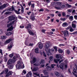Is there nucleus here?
I'll return each mask as SVG.
<instances>
[{
    "instance_id": "51",
    "label": "nucleus",
    "mask_w": 77,
    "mask_h": 77,
    "mask_svg": "<svg viewBox=\"0 0 77 77\" xmlns=\"http://www.w3.org/2000/svg\"><path fill=\"white\" fill-rule=\"evenodd\" d=\"M44 11V10L42 8L40 9L39 10V12H43Z\"/></svg>"
},
{
    "instance_id": "19",
    "label": "nucleus",
    "mask_w": 77,
    "mask_h": 77,
    "mask_svg": "<svg viewBox=\"0 0 77 77\" xmlns=\"http://www.w3.org/2000/svg\"><path fill=\"white\" fill-rule=\"evenodd\" d=\"M8 71H9V69H8V68H5L4 69V72L5 74H7L8 72Z\"/></svg>"
},
{
    "instance_id": "4",
    "label": "nucleus",
    "mask_w": 77,
    "mask_h": 77,
    "mask_svg": "<svg viewBox=\"0 0 77 77\" xmlns=\"http://www.w3.org/2000/svg\"><path fill=\"white\" fill-rule=\"evenodd\" d=\"M7 6H8V5L7 4H4L2 5H1L0 6V10L3 9V8H6Z\"/></svg>"
},
{
    "instance_id": "37",
    "label": "nucleus",
    "mask_w": 77,
    "mask_h": 77,
    "mask_svg": "<svg viewBox=\"0 0 77 77\" xmlns=\"http://www.w3.org/2000/svg\"><path fill=\"white\" fill-rule=\"evenodd\" d=\"M9 56L11 58H12L14 56V54L12 53L9 55Z\"/></svg>"
},
{
    "instance_id": "40",
    "label": "nucleus",
    "mask_w": 77,
    "mask_h": 77,
    "mask_svg": "<svg viewBox=\"0 0 77 77\" xmlns=\"http://www.w3.org/2000/svg\"><path fill=\"white\" fill-rule=\"evenodd\" d=\"M55 8L56 9H57L58 10H59V9H60L61 8L60 7H55Z\"/></svg>"
},
{
    "instance_id": "31",
    "label": "nucleus",
    "mask_w": 77,
    "mask_h": 77,
    "mask_svg": "<svg viewBox=\"0 0 77 77\" xmlns=\"http://www.w3.org/2000/svg\"><path fill=\"white\" fill-rule=\"evenodd\" d=\"M58 51L59 53H63V50L61 49H59Z\"/></svg>"
},
{
    "instance_id": "22",
    "label": "nucleus",
    "mask_w": 77,
    "mask_h": 77,
    "mask_svg": "<svg viewBox=\"0 0 77 77\" xmlns=\"http://www.w3.org/2000/svg\"><path fill=\"white\" fill-rule=\"evenodd\" d=\"M36 62V58L35 57H34L32 59L33 63H35Z\"/></svg>"
},
{
    "instance_id": "62",
    "label": "nucleus",
    "mask_w": 77,
    "mask_h": 77,
    "mask_svg": "<svg viewBox=\"0 0 77 77\" xmlns=\"http://www.w3.org/2000/svg\"><path fill=\"white\" fill-rule=\"evenodd\" d=\"M73 71L74 72H75V73H77V72H76V69H75V68H74Z\"/></svg>"
},
{
    "instance_id": "39",
    "label": "nucleus",
    "mask_w": 77,
    "mask_h": 77,
    "mask_svg": "<svg viewBox=\"0 0 77 77\" xmlns=\"http://www.w3.org/2000/svg\"><path fill=\"white\" fill-rule=\"evenodd\" d=\"M60 20L61 21H64L65 20H66V18H61L60 19Z\"/></svg>"
},
{
    "instance_id": "59",
    "label": "nucleus",
    "mask_w": 77,
    "mask_h": 77,
    "mask_svg": "<svg viewBox=\"0 0 77 77\" xmlns=\"http://www.w3.org/2000/svg\"><path fill=\"white\" fill-rule=\"evenodd\" d=\"M0 53H1L2 55H3V52L2 49H0Z\"/></svg>"
},
{
    "instance_id": "34",
    "label": "nucleus",
    "mask_w": 77,
    "mask_h": 77,
    "mask_svg": "<svg viewBox=\"0 0 77 77\" xmlns=\"http://www.w3.org/2000/svg\"><path fill=\"white\" fill-rule=\"evenodd\" d=\"M46 69L47 70H50L51 69V67L50 66H48L46 67Z\"/></svg>"
},
{
    "instance_id": "15",
    "label": "nucleus",
    "mask_w": 77,
    "mask_h": 77,
    "mask_svg": "<svg viewBox=\"0 0 77 77\" xmlns=\"http://www.w3.org/2000/svg\"><path fill=\"white\" fill-rule=\"evenodd\" d=\"M64 65V63H62L60 65V67L61 69H62V70H63L64 69L63 68V65Z\"/></svg>"
},
{
    "instance_id": "49",
    "label": "nucleus",
    "mask_w": 77,
    "mask_h": 77,
    "mask_svg": "<svg viewBox=\"0 0 77 77\" xmlns=\"http://www.w3.org/2000/svg\"><path fill=\"white\" fill-rule=\"evenodd\" d=\"M46 54L48 55V56H50V55H51V54L50 53V52H47L46 53Z\"/></svg>"
},
{
    "instance_id": "41",
    "label": "nucleus",
    "mask_w": 77,
    "mask_h": 77,
    "mask_svg": "<svg viewBox=\"0 0 77 77\" xmlns=\"http://www.w3.org/2000/svg\"><path fill=\"white\" fill-rule=\"evenodd\" d=\"M35 75H37V76H38V77H40L39 76V74H38V73L36 72V73H33Z\"/></svg>"
},
{
    "instance_id": "13",
    "label": "nucleus",
    "mask_w": 77,
    "mask_h": 77,
    "mask_svg": "<svg viewBox=\"0 0 77 77\" xmlns=\"http://www.w3.org/2000/svg\"><path fill=\"white\" fill-rule=\"evenodd\" d=\"M25 28H26L27 30L29 29H29H32V27L30 23L28 24L27 26L25 27Z\"/></svg>"
},
{
    "instance_id": "2",
    "label": "nucleus",
    "mask_w": 77,
    "mask_h": 77,
    "mask_svg": "<svg viewBox=\"0 0 77 77\" xmlns=\"http://www.w3.org/2000/svg\"><path fill=\"white\" fill-rule=\"evenodd\" d=\"M9 10L10 11H15V12L17 14H20V12L17 10H15V8H14V5H12V6L11 7V8H10L9 9Z\"/></svg>"
},
{
    "instance_id": "45",
    "label": "nucleus",
    "mask_w": 77,
    "mask_h": 77,
    "mask_svg": "<svg viewBox=\"0 0 77 77\" xmlns=\"http://www.w3.org/2000/svg\"><path fill=\"white\" fill-rule=\"evenodd\" d=\"M0 45H1V46H4V45H5V44H4V43L3 42H2Z\"/></svg>"
},
{
    "instance_id": "61",
    "label": "nucleus",
    "mask_w": 77,
    "mask_h": 77,
    "mask_svg": "<svg viewBox=\"0 0 77 77\" xmlns=\"http://www.w3.org/2000/svg\"><path fill=\"white\" fill-rule=\"evenodd\" d=\"M67 54H69L70 53V51L69 50H67Z\"/></svg>"
},
{
    "instance_id": "12",
    "label": "nucleus",
    "mask_w": 77,
    "mask_h": 77,
    "mask_svg": "<svg viewBox=\"0 0 77 77\" xmlns=\"http://www.w3.org/2000/svg\"><path fill=\"white\" fill-rule=\"evenodd\" d=\"M38 47L40 49H42L43 48V44L42 43L39 42L38 44Z\"/></svg>"
},
{
    "instance_id": "53",
    "label": "nucleus",
    "mask_w": 77,
    "mask_h": 77,
    "mask_svg": "<svg viewBox=\"0 0 77 77\" xmlns=\"http://www.w3.org/2000/svg\"><path fill=\"white\" fill-rule=\"evenodd\" d=\"M62 15L63 17H65V15H66L65 14V12H63Z\"/></svg>"
},
{
    "instance_id": "57",
    "label": "nucleus",
    "mask_w": 77,
    "mask_h": 77,
    "mask_svg": "<svg viewBox=\"0 0 77 77\" xmlns=\"http://www.w3.org/2000/svg\"><path fill=\"white\" fill-rule=\"evenodd\" d=\"M31 11H29V12H27V15H30V14H31Z\"/></svg>"
},
{
    "instance_id": "56",
    "label": "nucleus",
    "mask_w": 77,
    "mask_h": 77,
    "mask_svg": "<svg viewBox=\"0 0 77 77\" xmlns=\"http://www.w3.org/2000/svg\"><path fill=\"white\" fill-rule=\"evenodd\" d=\"M9 14V12L7 11V12H5V15H8V14Z\"/></svg>"
},
{
    "instance_id": "47",
    "label": "nucleus",
    "mask_w": 77,
    "mask_h": 77,
    "mask_svg": "<svg viewBox=\"0 0 77 77\" xmlns=\"http://www.w3.org/2000/svg\"><path fill=\"white\" fill-rule=\"evenodd\" d=\"M50 60H51V61H52V60H53V57L52 56L50 57Z\"/></svg>"
},
{
    "instance_id": "24",
    "label": "nucleus",
    "mask_w": 77,
    "mask_h": 77,
    "mask_svg": "<svg viewBox=\"0 0 77 77\" xmlns=\"http://www.w3.org/2000/svg\"><path fill=\"white\" fill-rule=\"evenodd\" d=\"M18 57L14 56L13 57V58L12 59H13V61H14V62H15L16 61L17 58H18Z\"/></svg>"
},
{
    "instance_id": "18",
    "label": "nucleus",
    "mask_w": 77,
    "mask_h": 77,
    "mask_svg": "<svg viewBox=\"0 0 77 77\" xmlns=\"http://www.w3.org/2000/svg\"><path fill=\"white\" fill-rule=\"evenodd\" d=\"M28 32L29 33L30 35H32V36L34 35V33H33L30 30V29H28Z\"/></svg>"
},
{
    "instance_id": "5",
    "label": "nucleus",
    "mask_w": 77,
    "mask_h": 77,
    "mask_svg": "<svg viewBox=\"0 0 77 77\" xmlns=\"http://www.w3.org/2000/svg\"><path fill=\"white\" fill-rule=\"evenodd\" d=\"M63 33L64 36L66 37L67 35L69 36V32L67 30H66L64 31H63Z\"/></svg>"
},
{
    "instance_id": "46",
    "label": "nucleus",
    "mask_w": 77,
    "mask_h": 77,
    "mask_svg": "<svg viewBox=\"0 0 77 77\" xmlns=\"http://www.w3.org/2000/svg\"><path fill=\"white\" fill-rule=\"evenodd\" d=\"M43 53L44 56L45 57H47V55H46V54H45V52H44V51H43Z\"/></svg>"
},
{
    "instance_id": "14",
    "label": "nucleus",
    "mask_w": 77,
    "mask_h": 77,
    "mask_svg": "<svg viewBox=\"0 0 77 77\" xmlns=\"http://www.w3.org/2000/svg\"><path fill=\"white\" fill-rule=\"evenodd\" d=\"M38 69H39L38 67L36 66H34L33 69H32V72H33V71H37V70H38Z\"/></svg>"
},
{
    "instance_id": "28",
    "label": "nucleus",
    "mask_w": 77,
    "mask_h": 77,
    "mask_svg": "<svg viewBox=\"0 0 77 77\" xmlns=\"http://www.w3.org/2000/svg\"><path fill=\"white\" fill-rule=\"evenodd\" d=\"M11 34L12 32H9L6 33V35H7V36H10V35H11Z\"/></svg>"
},
{
    "instance_id": "33",
    "label": "nucleus",
    "mask_w": 77,
    "mask_h": 77,
    "mask_svg": "<svg viewBox=\"0 0 77 77\" xmlns=\"http://www.w3.org/2000/svg\"><path fill=\"white\" fill-rule=\"evenodd\" d=\"M67 25V23L66 22H64L63 23L62 25L63 27H65V26H66Z\"/></svg>"
},
{
    "instance_id": "3",
    "label": "nucleus",
    "mask_w": 77,
    "mask_h": 77,
    "mask_svg": "<svg viewBox=\"0 0 77 77\" xmlns=\"http://www.w3.org/2000/svg\"><path fill=\"white\" fill-rule=\"evenodd\" d=\"M14 61L13 60V59H10L7 62V64L8 65H11V64H14Z\"/></svg>"
},
{
    "instance_id": "58",
    "label": "nucleus",
    "mask_w": 77,
    "mask_h": 77,
    "mask_svg": "<svg viewBox=\"0 0 77 77\" xmlns=\"http://www.w3.org/2000/svg\"><path fill=\"white\" fill-rule=\"evenodd\" d=\"M74 35H75V34H77V31L74 32L72 33Z\"/></svg>"
},
{
    "instance_id": "48",
    "label": "nucleus",
    "mask_w": 77,
    "mask_h": 77,
    "mask_svg": "<svg viewBox=\"0 0 77 77\" xmlns=\"http://www.w3.org/2000/svg\"><path fill=\"white\" fill-rule=\"evenodd\" d=\"M69 20H73V17L72 16H70L69 18Z\"/></svg>"
},
{
    "instance_id": "7",
    "label": "nucleus",
    "mask_w": 77,
    "mask_h": 77,
    "mask_svg": "<svg viewBox=\"0 0 77 77\" xmlns=\"http://www.w3.org/2000/svg\"><path fill=\"white\" fill-rule=\"evenodd\" d=\"M15 22H16V20L13 21L12 22L10 23L9 24H8L7 25V27H9L11 26H12V24H14V23H15Z\"/></svg>"
},
{
    "instance_id": "10",
    "label": "nucleus",
    "mask_w": 77,
    "mask_h": 77,
    "mask_svg": "<svg viewBox=\"0 0 77 77\" xmlns=\"http://www.w3.org/2000/svg\"><path fill=\"white\" fill-rule=\"evenodd\" d=\"M8 65V67L9 69H11L14 68V64H9Z\"/></svg>"
},
{
    "instance_id": "42",
    "label": "nucleus",
    "mask_w": 77,
    "mask_h": 77,
    "mask_svg": "<svg viewBox=\"0 0 77 77\" xmlns=\"http://www.w3.org/2000/svg\"><path fill=\"white\" fill-rule=\"evenodd\" d=\"M61 8L63 9L64 8H65V5H62L60 7Z\"/></svg>"
},
{
    "instance_id": "32",
    "label": "nucleus",
    "mask_w": 77,
    "mask_h": 77,
    "mask_svg": "<svg viewBox=\"0 0 77 77\" xmlns=\"http://www.w3.org/2000/svg\"><path fill=\"white\" fill-rule=\"evenodd\" d=\"M72 26L73 29H75V28H76V25L74 24H72Z\"/></svg>"
},
{
    "instance_id": "43",
    "label": "nucleus",
    "mask_w": 77,
    "mask_h": 77,
    "mask_svg": "<svg viewBox=\"0 0 77 77\" xmlns=\"http://www.w3.org/2000/svg\"><path fill=\"white\" fill-rule=\"evenodd\" d=\"M67 11L68 12L71 13L72 11V10L70 9H68Z\"/></svg>"
},
{
    "instance_id": "25",
    "label": "nucleus",
    "mask_w": 77,
    "mask_h": 77,
    "mask_svg": "<svg viewBox=\"0 0 77 77\" xmlns=\"http://www.w3.org/2000/svg\"><path fill=\"white\" fill-rule=\"evenodd\" d=\"M44 63H45V61L43 59L41 60V61L40 62V63L41 64H44Z\"/></svg>"
},
{
    "instance_id": "55",
    "label": "nucleus",
    "mask_w": 77,
    "mask_h": 77,
    "mask_svg": "<svg viewBox=\"0 0 77 77\" xmlns=\"http://www.w3.org/2000/svg\"><path fill=\"white\" fill-rule=\"evenodd\" d=\"M26 77H32V76L29 75V74H27L26 75Z\"/></svg>"
},
{
    "instance_id": "29",
    "label": "nucleus",
    "mask_w": 77,
    "mask_h": 77,
    "mask_svg": "<svg viewBox=\"0 0 77 77\" xmlns=\"http://www.w3.org/2000/svg\"><path fill=\"white\" fill-rule=\"evenodd\" d=\"M35 52L36 53H39V50L38 49V48H36L35 49Z\"/></svg>"
},
{
    "instance_id": "52",
    "label": "nucleus",
    "mask_w": 77,
    "mask_h": 77,
    "mask_svg": "<svg viewBox=\"0 0 77 77\" xmlns=\"http://www.w3.org/2000/svg\"><path fill=\"white\" fill-rule=\"evenodd\" d=\"M45 1H46V3H50V0H45Z\"/></svg>"
},
{
    "instance_id": "50",
    "label": "nucleus",
    "mask_w": 77,
    "mask_h": 77,
    "mask_svg": "<svg viewBox=\"0 0 77 77\" xmlns=\"http://www.w3.org/2000/svg\"><path fill=\"white\" fill-rule=\"evenodd\" d=\"M29 75H30L31 76H32V72L31 71H30L29 72L28 74Z\"/></svg>"
},
{
    "instance_id": "64",
    "label": "nucleus",
    "mask_w": 77,
    "mask_h": 77,
    "mask_svg": "<svg viewBox=\"0 0 77 77\" xmlns=\"http://www.w3.org/2000/svg\"><path fill=\"white\" fill-rule=\"evenodd\" d=\"M65 45H64L62 44L59 45V46H65Z\"/></svg>"
},
{
    "instance_id": "44",
    "label": "nucleus",
    "mask_w": 77,
    "mask_h": 77,
    "mask_svg": "<svg viewBox=\"0 0 77 77\" xmlns=\"http://www.w3.org/2000/svg\"><path fill=\"white\" fill-rule=\"evenodd\" d=\"M66 6L68 8H71V5L69 4H66Z\"/></svg>"
},
{
    "instance_id": "8",
    "label": "nucleus",
    "mask_w": 77,
    "mask_h": 77,
    "mask_svg": "<svg viewBox=\"0 0 77 77\" xmlns=\"http://www.w3.org/2000/svg\"><path fill=\"white\" fill-rule=\"evenodd\" d=\"M45 49L48 48L49 47H50V43L46 42L45 45Z\"/></svg>"
},
{
    "instance_id": "6",
    "label": "nucleus",
    "mask_w": 77,
    "mask_h": 77,
    "mask_svg": "<svg viewBox=\"0 0 77 77\" xmlns=\"http://www.w3.org/2000/svg\"><path fill=\"white\" fill-rule=\"evenodd\" d=\"M13 72L12 71H9V72L6 75V77H8L9 76L11 75H12V73Z\"/></svg>"
},
{
    "instance_id": "17",
    "label": "nucleus",
    "mask_w": 77,
    "mask_h": 77,
    "mask_svg": "<svg viewBox=\"0 0 77 77\" xmlns=\"http://www.w3.org/2000/svg\"><path fill=\"white\" fill-rule=\"evenodd\" d=\"M43 73L45 75H47V76H49V75H48V72L46 70H45L43 71Z\"/></svg>"
},
{
    "instance_id": "54",
    "label": "nucleus",
    "mask_w": 77,
    "mask_h": 77,
    "mask_svg": "<svg viewBox=\"0 0 77 77\" xmlns=\"http://www.w3.org/2000/svg\"><path fill=\"white\" fill-rule=\"evenodd\" d=\"M54 49H55V51H57V47L56 46H55L54 47Z\"/></svg>"
},
{
    "instance_id": "27",
    "label": "nucleus",
    "mask_w": 77,
    "mask_h": 77,
    "mask_svg": "<svg viewBox=\"0 0 77 77\" xmlns=\"http://www.w3.org/2000/svg\"><path fill=\"white\" fill-rule=\"evenodd\" d=\"M21 12L22 14H23L24 13V8H23V6L22 5L21 6Z\"/></svg>"
},
{
    "instance_id": "21",
    "label": "nucleus",
    "mask_w": 77,
    "mask_h": 77,
    "mask_svg": "<svg viewBox=\"0 0 77 77\" xmlns=\"http://www.w3.org/2000/svg\"><path fill=\"white\" fill-rule=\"evenodd\" d=\"M55 74L57 77H59V76L60 75V73L59 72L57 71L55 72Z\"/></svg>"
},
{
    "instance_id": "38",
    "label": "nucleus",
    "mask_w": 77,
    "mask_h": 77,
    "mask_svg": "<svg viewBox=\"0 0 77 77\" xmlns=\"http://www.w3.org/2000/svg\"><path fill=\"white\" fill-rule=\"evenodd\" d=\"M72 26H68L67 28H66V30H70V29L71 28Z\"/></svg>"
},
{
    "instance_id": "26",
    "label": "nucleus",
    "mask_w": 77,
    "mask_h": 77,
    "mask_svg": "<svg viewBox=\"0 0 77 77\" xmlns=\"http://www.w3.org/2000/svg\"><path fill=\"white\" fill-rule=\"evenodd\" d=\"M45 50L47 53H50V48L45 49Z\"/></svg>"
},
{
    "instance_id": "35",
    "label": "nucleus",
    "mask_w": 77,
    "mask_h": 77,
    "mask_svg": "<svg viewBox=\"0 0 77 77\" xmlns=\"http://www.w3.org/2000/svg\"><path fill=\"white\" fill-rule=\"evenodd\" d=\"M6 38V36H2L1 38L2 39H5Z\"/></svg>"
},
{
    "instance_id": "1",
    "label": "nucleus",
    "mask_w": 77,
    "mask_h": 77,
    "mask_svg": "<svg viewBox=\"0 0 77 77\" xmlns=\"http://www.w3.org/2000/svg\"><path fill=\"white\" fill-rule=\"evenodd\" d=\"M16 66L17 68L19 69H21V68H22V66H23V68H24V64H23V62L21 61H19L17 62V63L16 65Z\"/></svg>"
},
{
    "instance_id": "63",
    "label": "nucleus",
    "mask_w": 77,
    "mask_h": 77,
    "mask_svg": "<svg viewBox=\"0 0 77 77\" xmlns=\"http://www.w3.org/2000/svg\"><path fill=\"white\" fill-rule=\"evenodd\" d=\"M41 76L42 77H49V76H44L42 74H41Z\"/></svg>"
},
{
    "instance_id": "36",
    "label": "nucleus",
    "mask_w": 77,
    "mask_h": 77,
    "mask_svg": "<svg viewBox=\"0 0 77 77\" xmlns=\"http://www.w3.org/2000/svg\"><path fill=\"white\" fill-rule=\"evenodd\" d=\"M74 31V29L72 28V27L70 28V29H69L70 32H72L73 31Z\"/></svg>"
},
{
    "instance_id": "9",
    "label": "nucleus",
    "mask_w": 77,
    "mask_h": 77,
    "mask_svg": "<svg viewBox=\"0 0 77 77\" xmlns=\"http://www.w3.org/2000/svg\"><path fill=\"white\" fill-rule=\"evenodd\" d=\"M30 18L32 21H34V20H35V16H34V14H33V13L31 14L30 17Z\"/></svg>"
},
{
    "instance_id": "30",
    "label": "nucleus",
    "mask_w": 77,
    "mask_h": 77,
    "mask_svg": "<svg viewBox=\"0 0 77 77\" xmlns=\"http://www.w3.org/2000/svg\"><path fill=\"white\" fill-rule=\"evenodd\" d=\"M54 62L56 63H57V62H58H58H59V61H60V59H56V60L54 59Z\"/></svg>"
},
{
    "instance_id": "11",
    "label": "nucleus",
    "mask_w": 77,
    "mask_h": 77,
    "mask_svg": "<svg viewBox=\"0 0 77 77\" xmlns=\"http://www.w3.org/2000/svg\"><path fill=\"white\" fill-rule=\"evenodd\" d=\"M15 19V17L13 16H10L8 17L9 21H12V20H14Z\"/></svg>"
},
{
    "instance_id": "60",
    "label": "nucleus",
    "mask_w": 77,
    "mask_h": 77,
    "mask_svg": "<svg viewBox=\"0 0 77 77\" xmlns=\"http://www.w3.org/2000/svg\"><path fill=\"white\" fill-rule=\"evenodd\" d=\"M56 65V64L53 65V64H52L51 65V67L52 68H54V66H55Z\"/></svg>"
},
{
    "instance_id": "23",
    "label": "nucleus",
    "mask_w": 77,
    "mask_h": 77,
    "mask_svg": "<svg viewBox=\"0 0 77 77\" xmlns=\"http://www.w3.org/2000/svg\"><path fill=\"white\" fill-rule=\"evenodd\" d=\"M61 56V55L60 54H57L56 56V58L57 59H59Z\"/></svg>"
},
{
    "instance_id": "16",
    "label": "nucleus",
    "mask_w": 77,
    "mask_h": 77,
    "mask_svg": "<svg viewBox=\"0 0 77 77\" xmlns=\"http://www.w3.org/2000/svg\"><path fill=\"white\" fill-rule=\"evenodd\" d=\"M14 40V39H12V38H10L8 40H7L6 41V44H8L10 42H11V41H12Z\"/></svg>"
},
{
    "instance_id": "20",
    "label": "nucleus",
    "mask_w": 77,
    "mask_h": 77,
    "mask_svg": "<svg viewBox=\"0 0 77 77\" xmlns=\"http://www.w3.org/2000/svg\"><path fill=\"white\" fill-rule=\"evenodd\" d=\"M12 44H11L10 45V46L9 45L8 46V51H10L11 50V48H12Z\"/></svg>"
}]
</instances>
